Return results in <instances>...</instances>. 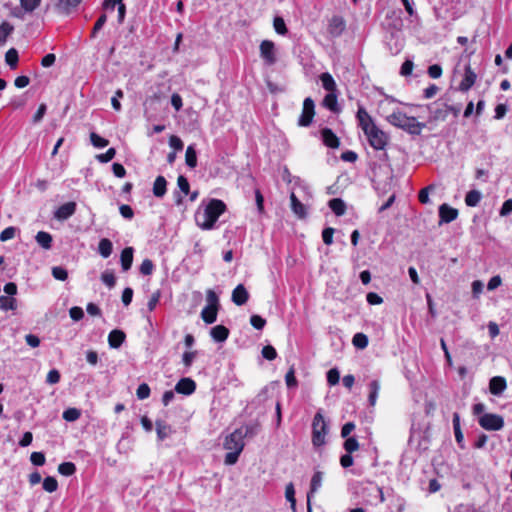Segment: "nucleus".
<instances>
[{"label": "nucleus", "mask_w": 512, "mask_h": 512, "mask_svg": "<svg viewBox=\"0 0 512 512\" xmlns=\"http://www.w3.org/2000/svg\"><path fill=\"white\" fill-rule=\"evenodd\" d=\"M356 118L358 126L366 135L370 146L375 150H384L388 145L389 136L375 124L363 106L358 107Z\"/></svg>", "instance_id": "nucleus-1"}, {"label": "nucleus", "mask_w": 512, "mask_h": 512, "mask_svg": "<svg viewBox=\"0 0 512 512\" xmlns=\"http://www.w3.org/2000/svg\"><path fill=\"white\" fill-rule=\"evenodd\" d=\"M387 121L391 125L400 128L411 135H420L422 130L426 127L425 123L418 122L415 117L408 116L400 110L393 111L388 115Z\"/></svg>", "instance_id": "nucleus-2"}, {"label": "nucleus", "mask_w": 512, "mask_h": 512, "mask_svg": "<svg viewBox=\"0 0 512 512\" xmlns=\"http://www.w3.org/2000/svg\"><path fill=\"white\" fill-rule=\"evenodd\" d=\"M226 211V204L219 199H211L203 213V221L197 219V225L203 230H211L219 217Z\"/></svg>", "instance_id": "nucleus-3"}, {"label": "nucleus", "mask_w": 512, "mask_h": 512, "mask_svg": "<svg viewBox=\"0 0 512 512\" xmlns=\"http://www.w3.org/2000/svg\"><path fill=\"white\" fill-rule=\"evenodd\" d=\"M328 432V425L321 412H317L312 421V443L315 447L325 444V436Z\"/></svg>", "instance_id": "nucleus-4"}, {"label": "nucleus", "mask_w": 512, "mask_h": 512, "mask_svg": "<svg viewBox=\"0 0 512 512\" xmlns=\"http://www.w3.org/2000/svg\"><path fill=\"white\" fill-rule=\"evenodd\" d=\"M206 302V306L201 311L202 320H216L219 309V298L211 289L206 293Z\"/></svg>", "instance_id": "nucleus-5"}, {"label": "nucleus", "mask_w": 512, "mask_h": 512, "mask_svg": "<svg viewBox=\"0 0 512 512\" xmlns=\"http://www.w3.org/2000/svg\"><path fill=\"white\" fill-rule=\"evenodd\" d=\"M315 117V102L311 97L303 101L302 112L298 118V126L309 127Z\"/></svg>", "instance_id": "nucleus-6"}, {"label": "nucleus", "mask_w": 512, "mask_h": 512, "mask_svg": "<svg viewBox=\"0 0 512 512\" xmlns=\"http://www.w3.org/2000/svg\"><path fill=\"white\" fill-rule=\"evenodd\" d=\"M484 405L482 404V411ZM504 427V418L499 414L482 412V429L487 431H499Z\"/></svg>", "instance_id": "nucleus-7"}, {"label": "nucleus", "mask_w": 512, "mask_h": 512, "mask_svg": "<svg viewBox=\"0 0 512 512\" xmlns=\"http://www.w3.org/2000/svg\"><path fill=\"white\" fill-rule=\"evenodd\" d=\"M260 57L268 66L277 62L275 43L271 40H263L259 46Z\"/></svg>", "instance_id": "nucleus-8"}, {"label": "nucleus", "mask_w": 512, "mask_h": 512, "mask_svg": "<svg viewBox=\"0 0 512 512\" xmlns=\"http://www.w3.org/2000/svg\"><path fill=\"white\" fill-rule=\"evenodd\" d=\"M243 439V428H237L226 436L223 446L226 450L242 451L245 445Z\"/></svg>", "instance_id": "nucleus-9"}, {"label": "nucleus", "mask_w": 512, "mask_h": 512, "mask_svg": "<svg viewBox=\"0 0 512 512\" xmlns=\"http://www.w3.org/2000/svg\"><path fill=\"white\" fill-rule=\"evenodd\" d=\"M322 480H323V472L316 471L311 478L310 489L307 493V512H312L311 498L321 487Z\"/></svg>", "instance_id": "nucleus-10"}, {"label": "nucleus", "mask_w": 512, "mask_h": 512, "mask_svg": "<svg viewBox=\"0 0 512 512\" xmlns=\"http://www.w3.org/2000/svg\"><path fill=\"white\" fill-rule=\"evenodd\" d=\"M175 392L179 394H183L185 396H189L193 394L196 390V383L193 379L184 377L181 378L175 385Z\"/></svg>", "instance_id": "nucleus-11"}, {"label": "nucleus", "mask_w": 512, "mask_h": 512, "mask_svg": "<svg viewBox=\"0 0 512 512\" xmlns=\"http://www.w3.org/2000/svg\"><path fill=\"white\" fill-rule=\"evenodd\" d=\"M76 207L77 205L75 202H66L57 208V210L54 213V217L57 220H67L75 213Z\"/></svg>", "instance_id": "nucleus-12"}, {"label": "nucleus", "mask_w": 512, "mask_h": 512, "mask_svg": "<svg viewBox=\"0 0 512 512\" xmlns=\"http://www.w3.org/2000/svg\"><path fill=\"white\" fill-rule=\"evenodd\" d=\"M346 24L341 16H333L328 25V33L332 37H339L345 30Z\"/></svg>", "instance_id": "nucleus-13"}, {"label": "nucleus", "mask_w": 512, "mask_h": 512, "mask_svg": "<svg viewBox=\"0 0 512 512\" xmlns=\"http://www.w3.org/2000/svg\"><path fill=\"white\" fill-rule=\"evenodd\" d=\"M321 137L325 146L337 149L340 146V139L338 136L332 131V129L325 127L321 129Z\"/></svg>", "instance_id": "nucleus-14"}, {"label": "nucleus", "mask_w": 512, "mask_h": 512, "mask_svg": "<svg viewBox=\"0 0 512 512\" xmlns=\"http://www.w3.org/2000/svg\"><path fill=\"white\" fill-rule=\"evenodd\" d=\"M249 298L247 289L243 284H238L232 291V301L237 306L244 305Z\"/></svg>", "instance_id": "nucleus-15"}, {"label": "nucleus", "mask_w": 512, "mask_h": 512, "mask_svg": "<svg viewBox=\"0 0 512 512\" xmlns=\"http://www.w3.org/2000/svg\"><path fill=\"white\" fill-rule=\"evenodd\" d=\"M458 216V210L449 206L448 204H442L439 207V218L441 222L450 223L454 221Z\"/></svg>", "instance_id": "nucleus-16"}, {"label": "nucleus", "mask_w": 512, "mask_h": 512, "mask_svg": "<svg viewBox=\"0 0 512 512\" xmlns=\"http://www.w3.org/2000/svg\"><path fill=\"white\" fill-rule=\"evenodd\" d=\"M134 248L129 246L125 247L120 254V264L123 272L131 269L133 264Z\"/></svg>", "instance_id": "nucleus-17"}, {"label": "nucleus", "mask_w": 512, "mask_h": 512, "mask_svg": "<svg viewBox=\"0 0 512 512\" xmlns=\"http://www.w3.org/2000/svg\"><path fill=\"white\" fill-rule=\"evenodd\" d=\"M507 383L504 377L495 376L490 379L489 391L491 394L499 396L506 389Z\"/></svg>", "instance_id": "nucleus-18"}, {"label": "nucleus", "mask_w": 512, "mask_h": 512, "mask_svg": "<svg viewBox=\"0 0 512 512\" xmlns=\"http://www.w3.org/2000/svg\"><path fill=\"white\" fill-rule=\"evenodd\" d=\"M291 210L300 219H304L307 216V210L304 204L297 198L294 192L290 194Z\"/></svg>", "instance_id": "nucleus-19"}, {"label": "nucleus", "mask_w": 512, "mask_h": 512, "mask_svg": "<svg viewBox=\"0 0 512 512\" xmlns=\"http://www.w3.org/2000/svg\"><path fill=\"white\" fill-rule=\"evenodd\" d=\"M210 336L215 342H225L229 336V329L224 325H216L210 329Z\"/></svg>", "instance_id": "nucleus-20"}, {"label": "nucleus", "mask_w": 512, "mask_h": 512, "mask_svg": "<svg viewBox=\"0 0 512 512\" xmlns=\"http://www.w3.org/2000/svg\"><path fill=\"white\" fill-rule=\"evenodd\" d=\"M126 338L125 333L122 330L114 329L108 335V343L111 348H119Z\"/></svg>", "instance_id": "nucleus-21"}, {"label": "nucleus", "mask_w": 512, "mask_h": 512, "mask_svg": "<svg viewBox=\"0 0 512 512\" xmlns=\"http://www.w3.org/2000/svg\"><path fill=\"white\" fill-rule=\"evenodd\" d=\"M153 195L157 198H162L167 192V181L164 176L159 175L153 183Z\"/></svg>", "instance_id": "nucleus-22"}, {"label": "nucleus", "mask_w": 512, "mask_h": 512, "mask_svg": "<svg viewBox=\"0 0 512 512\" xmlns=\"http://www.w3.org/2000/svg\"><path fill=\"white\" fill-rule=\"evenodd\" d=\"M476 78H477V75L475 74V72L470 67H467L465 69L464 77L459 84L460 90L461 91L469 90L475 83Z\"/></svg>", "instance_id": "nucleus-23"}, {"label": "nucleus", "mask_w": 512, "mask_h": 512, "mask_svg": "<svg viewBox=\"0 0 512 512\" xmlns=\"http://www.w3.org/2000/svg\"><path fill=\"white\" fill-rule=\"evenodd\" d=\"M156 433L159 441H163L169 437L172 432V428L165 421L157 419L155 422Z\"/></svg>", "instance_id": "nucleus-24"}, {"label": "nucleus", "mask_w": 512, "mask_h": 512, "mask_svg": "<svg viewBox=\"0 0 512 512\" xmlns=\"http://www.w3.org/2000/svg\"><path fill=\"white\" fill-rule=\"evenodd\" d=\"M82 0H59L57 8L64 14L68 15L81 4Z\"/></svg>", "instance_id": "nucleus-25"}, {"label": "nucleus", "mask_w": 512, "mask_h": 512, "mask_svg": "<svg viewBox=\"0 0 512 512\" xmlns=\"http://www.w3.org/2000/svg\"><path fill=\"white\" fill-rule=\"evenodd\" d=\"M35 240L37 244L45 250H49L52 247V235L46 231H39L35 236Z\"/></svg>", "instance_id": "nucleus-26"}, {"label": "nucleus", "mask_w": 512, "mask_h": 512, "mask_svg": "<svg viewBox=\"0 0 512 512\" xmlns=\"http://www.w3.org/2000/svg\"><path fill=\"white\" fill-rule=\"evenodd\" d=\"M328 206L336 216H342L346 212V204L341 198L329 200Z\"/></svg>", "instance_id": "nucleus-27"}, {"label": "nucleus", "mask_w": 512, "mask_h": 512, "mask_svg": "<svg viewBox=\"0 0 512 512\" xmlns=\"http://www.w3.org/2000/svg\"><path fill=\"white\" fill-rule=\"evenodd\" d=\"M323 106L329 109L332 112H338V101L337 96L334 92H329L323 99Z\"/></svg>", "instance_id": "nucleus-28"}, {"label": "nucleus", "mask_w": 512, "mask_h": 512, "mask_svg": "<svg viewBox=\"0 0 512 512\" xmlns=\"http://www.w3.org/2000/svg\"><path fill=\"white\" fill-rule=\"evenodd\" d=\"M113 251L112 242L108 238H103L99 241L98 252L103 258H108Z\"/></svg>", "instance_id": "nucleus-29"}, {"label": "nucleus", "mask_w": 512, "mask_h": 512, "mask_svg": "<svg viewBox=\"0 0 512 512\" xmlns=\"http://www.w3.org/2000/svg\"><path fill=\"white\" fill-rule=\"evenodd\" d=\"M379 390H380V382L378 380H372L369 383V396H368V402L371 406H374L376 404Z\"/></svg>", "instance_id": "nucleus-30"}, {"label": "nucleus", "mask_w": 512, "mask_h": 512, "mask_svg": "<svg viewBox=\"0 0 512 512\" xmlns=\"http://www.w3.org/2000/svg\"><path fill=\"white\" fill-rule=\"evenodd\" d=\"M320 80L322 83L323 88L328 92H335L336 90V83L333 79L332 75L325 72L320 75Z\"/></svg>", "instance_id": "nucleus-31"}, {"label": "nucleus", "mask_w": 512, "mask_h": 512, "mask_svg": "<svg viewBox=\"0 0 512 512\" xmlns=\"http://www.w3.org/2000/svg\"><path fill=\"white\" fill-rule=\"evenodd\" d=\"M185 162L190 168H195L197 166V153L193 145H189L186 149Z\"/></svg>", "instance_id": "nucleus-32"}, {"label": "nucleus", "mask_w": 512, "mask_h": 512, "mask_svg": "<svg viewBox=\"0 0 512 512\" xmlns=\"http://www.w3.org/2000/svg\"><path fill=\"white\" fill-rule=\"evenodd\" d=\"M285 497L290 503L291 509L296 511V499H295V488L292 482L288 483L285 487Z\"/></svg>", "instance_id": "nucleus-33"}, {"label": "nucleus", "mask_w": 512, "mask_h": 512, "mask_svg": "<svg viewBox=\"0 0 512 512\" xmlns=\"http://www.w3.org/2000/svg\"><path fill=\"white\" fill-rule=\"evenodd\" d=\"M5 61L11 68H16L19 61V55L15 48H10L6 52Z\"/></svg>", "instance_id": "nucleus-34"}, {"label": "nucleus", "mask_w": 512, "mask_h": 512, "mask_svg": "<svg viewBox=\"0 0 512 512\" xmlns=\"http://www.w3.org/2000/svg\"><path fill=\"white\" fill-rule=\"evenodd\" d=\"M352 343L358 349H365L368 346V337L364 333H356L353 336Z\"/></svg>", "instance_id": "nucleus-35"}, {"label": "nucleus", "mask_w": 512, "mask_h": 512, "mask_svg": "<svg viewBox=\"0 0 512 512\" xmlns=\"http://www.w3.org/2000/svg\"><path fill=\"white\" fill-rule=\"evenodd\" d=\"M58 472L63 476H72L76 472L73 462H63L58 466Z\"/></svg>", "instance_id": "nucleus-36"}, {"label": "nucleus", "mask_w": 512, "mask_h": 512, "mask_svg": "<svg viewBox=\"0 0 512 512\" xmlns=\"http://www.w3.org/2000/svg\"><path fill=\"white\" fill-rule=\"evenodd\" d=\"M480 202V191L471 190L466 194L465 203L467 206L475 207Z\"/></svg>", "instance_id": "nucleus-37"}, {"label": "nucleus", "mask_w": 512, "mask_h": 512, "mask_svg": "<svg viewBox=\"0 0 512 512\" xmlns=\"http://www.w3.org/2000/svg\"><path fill=\"white\" fill-rule=\"evenodd\" d=\"M13 29V26L6 21H4L0 25V46L6 42L8 36L12 33Z\"/></svg>", "instance_id": "nucleus-38"}, {"label": "nucleus", "mask_w": 512, "mask_h": 512, "mask_svg": "<svg viewBox=\"0 0 512 512\" xmlns=\"http://www.w3.org/2000/svg\"><path fill=\"white\" fill-rule=\"evenodd\" d=\"M80 416H81V410H79L77 408H68L62 414L63 419L67 422H74V421L78 420L80 418Z\"/></svg>", "instance_id": "nucleus-39"}, {"label": "nucleus", "mask_w": 512, "mask_h": 512, "mask_svg": "<svg viewBox=\"0 0 512 512\" xmlns=\"http://www.w3.org/2000/svg\"><path fill=\"white\" fill-rule=\"evenodd\" d=\"M273 27L277 34L279 35H286L288 33L287 26L285 24V21L282 17L276 16L273 19Z\"/></svg>", "instance_id": "nucleus-40"}, {"label": "nucleus", "mask_w": 512, "mask_h": 512, "mask_svg": "<svg viewBox=\"0 0 512 512\" xmlns=\"http://www.w3.org/2000/svg\"><path fill=\"white\" fill-rule=\"evenodd\" d=\"M16 308V299L10 296H0V309L14 310Z\"/></svg>", "instance_id": "nucleus-41"}, {"label": "nucleus", "mask_w": 512, "mask_h": 512, "mask_svg": "<svg viewBox=\"0 0 512 512\" xmlns=\"http://www.w3.org/2000/svg\"><path fill=\"white\" fill-rule=\"evenodd\" d=\"M43 489L48 493H53L58 489V482L55 477L47 476L43 480Z\"/></svg>", "instance_id": "nucleus-42"}, {"label": "nucleus", "mask_w": 512, "mask_h": 512, "mask_svg": "<svg viewBox=\"0 0 512 512\" xmlns=\"http://www.w3.org/2000/svg\"><path fill=\"white\" fill-rule=\"evenodd\" d=\"M90 141L92 145L96 148H104L109 144V141L107 139L101 137L95 132L90 133Z\"/></svg>", "instance_id": "nucleus-43"}, {"label": "nucleus", "mask_w": 512, "mask_h": 512, "mask_svg": "<svg viewBox=\"0 0 512 512\" xmlns=\"http://www.w3.org/2000/svg\"><path fill=\"white\" fill-rule=\"evenodd\" d=\"M343 448L347 453L352 454L359 448L358 440L355 437H347L343 443Z\"/></svg>", "instance_id": "nucleus-44"}, {"label": "nucleus", "mask_w": 512, "mask_h": 512, "mask_svg": "<svg viewBox=\"0 0 512 512\" xmlns=\"http://www.w3.org/2000/svg\"><path fill=\"white\" fill-rule=\"evenodd\" d=\"M154 264L151 259H144L139 267V271L142 275L148 276L153 273Z\"/></svg>", "instance_id": "nucleus-45"}, {"label": "nucleus", "mask_w": 512, "mask_h": 512, "mask_svg": "<svg viewBox=\"0 0 512 512\" xmlns=\"http://www.w3.org/2000/svg\"><path fill=\"white\" fill-rule=\"evenodd\" d=\"M17 231H18V229L16 227H14V226H9V227L5 228L0 233V241L1 242H6L8 240L13 239L16 236V232Z\"/></svg>", "instance_id": "nucleus-46"}, {"label": "nucleus", "mask_w": 512, "mask_h": 512, "mask_svg": "<svg viewBox=\"0 0 512 512\" xmlns=\"http://www.w3.org/2000/svg\"><path fill=\"white\" fill-rule=\"evenodd\" d=\"M21 7L26 12H33L41 4V0H20Z\"/></svg>", "instance_id": "nucleus-47"}, {"label": "nucleus", "mask_w": 512, "mask_h": 512, "mask_svg": "<svg viewBox=\"0 0 512 512\" xmlns=\"http://www.w3.org/2000/svg\"><path fill=\"white\" fill-rule=\"evenodd\" d=\"M52 276L59 281H65L68 278V272L61 266H55L52 268Z\"/></svg>", "instance_id": "nucleus-48"}, {"label": "nucleus", "mask_w": 512, "mask_h": 512, "mask_svg": "<svg viewBox=\"0 0 512 512\" xmlns=\"http://www.w3.org/2000/svg\"><path fill=\"white\" fill-rule=\"evenodd\" d=\"M285 382L288 388H296L298 386V381L295 377V370L291 367L285 375Z\"/></svg>", "instance_id": "nucleus-49"}, {"label": "nucleus", "mask_w": 512, "mask_h": 512, "mask_svg": "<svg viewBox=\"0 0 512 512\" xmlns=\"http://www.w3.org/2000/svg\"><path fill=\"white\" fill-rule=\"evenodd\" d=\"M151 390L148 384L142 383L136 390V396L139 400L147 399L150 396Z\"/></svg>", "instance_id": "nucleus-50"}, {"label": "nucleus", "mask_w": 512, "mask_h": 512, "mask_svg": "<svg viewBox=\"0 0 512 512\" xmlns=\"http://www.w3.org/2000/svg\"><path fill=\"white\" fill-rule=\"evenodd\" d=\"M198 352L195 351H186L182 355V363L186 368H190L195 360Z\"/></svg>", "instance_id": "nucleus-51"}, {"label": "nucleus", "mask_w": 512, "mask_h": 512, "mask_svg": "<svg viewBox=\"0 0 512 512\" xmlns=\"http://www.w3.org/2000/svg\"><path fill=\"white\" fill-rule=\"evenodd\" d=\"M434 190V186L433 185H428L424 188H422L419 193H418V200L420 203L422 204H427L429 203L430 199H429V192Z\"/></svg>", "instance_id": "nucleus-52"}, {"label": "nucleus", "mask_w": 512, "mask_h": 512, "mask_svg": "<svg viewBox=\"0 0 512 512\" xmlns=\"http://www.w3.org/2000/svg\"><path fill=\"white\" fill-rule=\"evenodd\" d=\"M340 373L337 368H332L327 372V382L330 386H334L339 383Z\"/></svg>", "instance_id": "nucleus-53"}, {"label": "nucleus", "mask_w": 512, "mask_h": 512, "mask_svg": "<svg viewBox=\"0 0 512 512\" xmlns=\"http://www.w3.org/2000/svg\"><path fill=\"white\" fill-rule=\"evenodd\" d=\"M115 155V148H109L105 153L97 155L96 158L101 163H108L115 157Z\"/></svg>", "instance_id": "nucleus-54"}, {"label": "nucleus", "mask_w": 512, "mask_h": 512, "mask_svg": "<svg viewBox=\"0 0 512 512\" xmlns=\"http://www.w3.org/2000/svg\"><path fill=\"white\" fill-rule=\"evenodd\" d=\"M229 451L230 452H228L225 455L224 463L226 465H234L238 461L239 455L241 454L242 451H239V450H229Z\"/></svg>", "instance_id": "nucleus-55"}, {"label": "nucleus", "mask_w": 512, "mask_h": 512, "mask_svg": "<svg viewBox=\"0 0 512 512\" xmlns=\"http://www.w3.org/2000/svg\"><path fill=\"white\" fill-rule=\"evenodd\" d=\"M101 280L102 282L107 285L108 287H113L116 283V278L114 276V273L112 271H105L101 274Z\"/></svg>", "instance_id": "nucleus-56"}, {"label": "nucleus", "mask_w": 512, "mask_h": 512, "mask_svg": "<svg viewBox=\"0 0 512 512\" xmlns=\"http://www.w3.org/2000/svg\"><path fill=\"white\" fill-rule=\"evenodd\" d=\"M107 21V16L106 14H101L98 19L96 20L94 26H93V29H92V32H91V37H95L97 32L100 31L102 29V27L104 26V24L106 23Z\"/></svg>", "instance_id": "nucleus-57"}, {"label": "nucleus", "mask_w": 512, "mask_h": 512, "mask_svg": "<svg viewBox=\"0 0 512 512\" xmlns=\"http://www.w3.org/2000/svg\"><path fill=\"white\" fill-rule=\"evenodd\" d=\"M30 461L35 466H43L45 464V455L42 452H32Z\"/></svg>", "instance_id": "nucleus-58"}, {"label": "nucleus", "mask_w": 512, "mask_h": 512, "mask_svg": "<svg viewBox=\"0 0 512 512\" xmlns=\"http://www.w3.org/2000/svg\"><path fill=\"white\" fill-rule=\"evenodd\" d=\"M334 233L335 229L332 227H327L322 231V239L326 245H331L333 243Z\"/></svg>", "instance_id": "nucleus-59"}, {"label": "nucleus", "mask_w": 512, "mask_h": 512, "mask_svg": "<svg viewBox=\"0 0 512 512\" xmlns=\"http://www.w3.org/2000/svg\"><path fill=\"white\" fill-rule=\"evenodd\" d=\"M177 185L179 187V189L185 194L187 195L190 191V185H189V182L187 180V178L183 175H179L178 178H177Z\"/></svg>", "instance_id": "nucleus-60"}, {"label": "nucleus", "mask_w": 512, "mask_h": 512, "mask_svg": "<svg viewBox=\"0 0 512 512\" xmlns=\"http://www.w3.org/2000/svg\"><path fill=\"white\" fill-rule=\"evenodd\" d=\"M262 356L267 360H274L277 357V352L274 347L267 345L262 349Z\"/></svg>", "instance_id": "nucleus-61"}, {"label": "nucleus", "mask_w": 512, "mask_h": 512, "mask_svg": "<svg viewBox=\"0 0 512 512\" xmlns=\"http://www.w3.org/2000/svg\"><path fill=\"white\" fill-rule=\"evenodd\" d=\"M60 378V372L57 369H52L47 374L46 382L50 385L57 384Z\"/></svg>", "instance_id": "nucleus-62"}, {"label": "nucleus", "mask_w": 512, "mask_h": 512, "mask_svg": "<svg viewBox=\"0 0 512 512\" xmlns=\"http://www.w3.org/2000/svg\"><path fill=\"white\" fill-rule=\"evenodd\" d=\"M169 145L175 150V151H181L184 147V144L182 142V140L176 136V135H171L169 137Z\"/></svg>", "instance_id": "nucleus-63"}, {"label": "nucleus", "mask_w": 512, "mask_h": 512, "mask_svg": "<svg viewBox=\"0 0 512 512\" xmlns=\"http://www.w3.org/2000/svg\"><path fill=\"white\" fill-rule=\"evenodd\" d=\"M442 72V67L438 64H433L428 67V75L433 79L439 78L442 75Z\"/></svg>", "instance_id": "nucleus-64"}]
</instances>
